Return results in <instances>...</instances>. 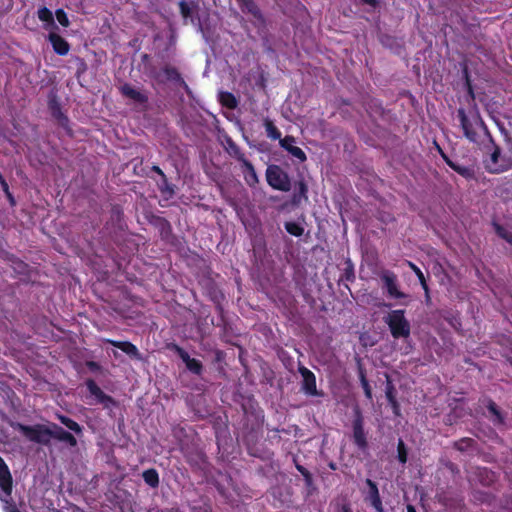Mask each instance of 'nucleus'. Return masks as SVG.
<instances>
[{
    "label": "nucleus",
    "instance_id": "nucleus-35",
    "mask_svg": "<svg viewBox=\"0 0 512 512\" xmlns=\"http://www.w3.org/2000/svg\"><path fill=\"white\" fill-rule=\"evenodd\" d=\"M407 510L408 512H416L412 506H408Z\"/></svg>",
    "mask_w": 512,
    "mask_h": 512
},
{
    "label": "nucleus",
    "instance_id": "nucleus-9",
    "mask_svg": "<svg viewBox=\"0 0 512 512\" xmlns=\"http://www.w3.org/2000/svg\"><path fill=\"white\" fill-rule=\"evenodd\" d=\"M295 140L293 137L286 136L283 139H280V145L285 150H287L293 157L297 158L300 161L306 160V155L304 151L300 148L294 145Z\"/></svg>",
    "mask_w": 512,
    "mask_h": 512
},
{
    "label": "nucleus",
    "instance_id": "nucleus-26",
    "mask_svg": "<svg viewBox=\"0 0 512 512\" xmlns=\"http://www.w3.org/2000/svg\"><path fill=\"white\" fill-rule=\"evenodd\" d=\"M360 380H361V385H362V388L364 390L366 397L368 399H372V391H371L370 385H369L365 375L362 372L360 374Z\"/></svg>",
    "mask_w": 512,
    "mask_h": 512
},
{
    "label": "nucleus",
    "instance_id": "nucleus-29",
    "mask_svg": "<svg viewBox=\"0 0 512 512\" xmlns=\"http://www.w3.org/2000/svg\"><path fill=\"white\" fill-rule=\"evenodd\" d=\"M497 233L499 236H501L503 239H505L509 244L512 245V234L505 230L502 227H497Z\"/></svg>",
    "mask_w": 512,
    "mask_h": 512
},
{
    "label": "nucleus",
    "instance_id": "nucleus-13",
    "mask_svg": "<svg viewBox=\"0 0 512 512\" xmlns=\"http://www.w3.org/2000/svg\"><path fill=\"white\" fill-rule=\"evenodd\" d=\"M121 91L124 96L133 100L136 103H144L147 100V97L140 90L132 87L131 85L125 84L121 87Z\"/></svg>",
    "mask_w": 512,
    "mask_h": 512
},
{
    "label": "nucleus",
    "instance_id": "nucleus-34",
    "mask_svg": "<svg viewBox=\"0 0 512 512\" xmlns=\"http://www.w3.org/2000/svg\"><path fill=\"white\" fill-rule=\"evenodd\" d=\"M489 408H490V411H491V412H493L494 414H497V411H496V408H495V405H494V404H491V405L489 406Z\"/></svg>",
    "mask_w": 512,
    "mask_h": 512
},
{
    "label": "nucleus",
    "instance_id": "nucleus-2",
    "mask_svg": "<svg viewBox=\"0 0 512 512\" xmlns=\"http://www.w3.org/2000/svg\"><path fill=\"white\" fill-rule=\"evenodd\" d=\"M384 322L388 325L393 338H408L411 326L405 317L404 310H392L385 317Z\"/></svg>",
    "mask_w": 512,
    "mask_h": 512
},
{
    "label": "nucleus",
    "instance_id": "nucleus-19",
    "mask_svg": "<svg viewBox=\"0 0 512 512\" xmlns=\"http://www.w3.org/2000/svg\"><path fill=\"white\" fill-rule=\"evenodd\" d=\"M264 126L266 129L267 136L271 139H279L281 137L280 131L276 128V126L270 121L269 119H266L264 121Z\"/></svg>",
    "mask_w": 512,
    "mask_h": 512
},
{
    "label": "nucleus",
    "instance_id": "nucleus-18",
    "mask_svg": "<svg viewBox=\"0 0 512 512\" xmlns=\"http://www.w3.org/2000/svg\"><path fill=\"white\" fill-rule=\"evenodd\" d=\"M240 159L242 160L243 166L245 167L244 173H245L246 182L250 186L255 185L258 182V178H257L256 172H255L253 166L251 165V163H249L245 159H242V158H240Z\"/></svg>",
    "mask_w": 512,
    "mask_h": 512
},
{
    "label": "nucleus",
    "instance_id": "nucleus-33",
    "mask_svg": "<svg viewBox=\"0 0 512 512\" xmlns=\"http://www.w3.org/2000/svg\"><path fill=\"white\" fill-rule=\"evenodd\" d=\"M364 3L374 6L377 3V0H362Z\"/></svg>",
    "mask_w": 512,
    "mask_h": 512
},
{
    "label": "nucleus",
    "instance_id": "nucleus-36",
    "mask_svg": "<svg viewBox=\"0 0 512 512\" xmlns=\"http://www.w3.org/2000/svg\"><path fill=\"white\" fill-rule=\"evenodd\" d=\"M238 1L241 2V3L246 4L248 0H238Z\"/></svg>",
    "mask_w": 512,
    "mask_h": 512
},
{
    "label": "nucleus",
    "instance_id": "nucleus-16",
    "mask_svg": "<svg viewBox=\"0 0 512 512\" xmlns=\"http://www.w3.org/2000/svg\"><path fill=\"white\" fill-rule=\"evenodd\" d=\"M87 388L89 392L96 397V399L102 403H105L106 405L108 402H112L111 398L108 396H105L101 389L96 385L94 381H88L87 382Z\"/></svg>",
    "mask_w": 512,
    "mask_h": 512
},
{
    "label": "nucleus",
    "instance_id": "nucleus-5",
    "mask_svg": "<svg viewBox=\"0 0 512 512\" xmlns=\"http://www.w3.org/2000/svg\"><path fill=\"white\" fill-rule=\"evenodd\" d=\"M266 178L268 184L276 190L287 192L291 188L287 173L277 165H271L267 168Z\"/></svg>",
    "mask_w": 512,
    "mask_h": 512
},
{
    "label": "nucleus",
    "instance_id": "nucleus-24",
    "mask_svg": "<svg viewBox=\"0 0 512 512\" xmlns=\"http://www.w3.org/2000/svg\"><path fill=\"white\" fill-rule=\"evenodd\" d=\"M285 228L288 233H290L291 235H294V236H301L304 231L303 228L295 222L286 223Z\"/></svg>",
    "mask_w": 512,
    "mask_h": 512
},
{
    "label": "nucleus",
    "instance_id": "nucleus-28",
    "mask_svg": "<svg viewBox=\"0 0 512 512\" xmlns=\"http://www.w3.org/2000/svg\"><path fill=\"white\" fill-rule=\"evenodd\" d=\"M367 483H368V485L371 487V489H372V491H373V493H374L373 505H374V507H375L377 510H379V508H380V504H381V503H380V500H379V497H378V490H377V487H376V485H375L372 481H370V480H368V481H367Z\"/></svg>",
    "mask_w": 512,
    "mask_h": 512
},
{
    "label": "nucleus",
    "instance_id": "nucleus-23",
    "mask_svg": "<svg viewBox=\"0 0 512 512\" xmlns=\"http://www.w3.org/2000/svg\"><path fill=\"white\" fill-rule=\"evenodd\" d=\"M58 418L61 421V423L64 424L70 430H72L76 433L81 432V428H80L79 424L76 423L75 421H73L72 419L67 418L65 416H59Z\"/></svg>",
    "mask_w": 512,
    "mask_h": 512
},
{
    "label": "nucleus",
    "instance_id": "nucleus-1",
    "mask_svg": "<svg viewBox=\"0 0 512 512\" xmlns=\"http://www.w3.org/2000/svg\"><path fill=\"white\" fill-rule=\"evenodd\" d=\"M461 126L463 128L465 136L472 142H478V140L484 136L489 138L487 129L477 112H472L469 116L465 114L464 110L458 111Z\"/></svg>",
    "mask_w": 512,
    "mask_h": 512
},
{
    "label": "nucleus",
    "instance_id": "nucleus-37",
    "mask_svg": "<svg viewBox=\"0 0 512 512\" xmlns=\"http://www.w3.org/2000/svg\"><path fill=\"white\" fill-rule=\"evenodd\" d=\"M298 470H300L304 475H306L304 471L301 469V467H298Z\"/></svg>",
    "mask_w": 512,
    "mask_h": 512
},
{
    "label": "nucleus",
    "instance_id": "nucleus-12",
    "mask_svg": "<svg viewBox=\"0 0 512 512\" xmlns=\"http://www.w3.org/2000/svg\"><path fill=\"white\" fill-rule=\"evenodd\" d=\"M49 40L56 53L60 55H66L68 53L69 45L61 36L54 32H50Z\"/></svg>",
    "mask_w": 512,
    "mask_h": 512
},
{
    "label": "nucleus",
    "instance_id": "nucleus-8",
    "mask_svg": "<svg viewBox=\"0 0 512 512\" xmlns=\"http://www.w3.org/2000/svg\"><path fill=\"white\" fill-rule=\"evenodd\" d=\"M355 414L356 416L353 422V438L358 447L364 448L367 442L363 428V418L358 409L355 411Z\"/></svg>",
    "mask_w": 512,
    "mask_h": 512
},
{
    "label": "nucleus",
    "instance_id": "nucleus-17",
    "mask_svg": "<svg viewBox=\"0 0 512 512\" xmlns=\"http://www.w3.org/2000/svg\"><path fill=\"white\" fill-rule=\"evenodd\" d=\"M38 18L42 22H45L44 27L46 30H51L52 28H55V23L53 20L52 12L49 9H47L46 7L39 9Z\"/></svg>",
    "mask_w": 512,
    "mask_h": 512
},
{
    "label": "nucleus",
    "instance_id": "nucleus-21",
    "mask_svg": "<svg viewBox=\"0 0 512 512\" xmlns=\"http://www.w3.org/2000/svg\"><path fill=\"white\" fill-rule=\"evenodd\" d=\"M448 165L453 169L455 170L457 173H459L460 175L466 177V178H470L473 176V172L470 168L468 167H464V166H460V165H457L451 161H448Z\"/></svg>",
    "mask_w": 512,
    "mask_h": 512
},
{
    "label": "nucleus",
    "instance_id": "nucleus-30",
    "mask_svg": "<svg viewBox=\"0 0 512 512\" xmlns=\"http://www.w3.org/2000/svg\"><path fill=\"white\" fill-rule=\"evenodd\" d=\"M399 459L402 463L406 462V454L403 448V442L400 441L398 445Z\"/></svg>",
    "mask_w": 512,
    "mask_h": 512
},
{
    "label": "nucleus",
    "instance_id": "nucleus-31",
    "mask_svg": "<svg viewBox=\"0 0 512 512\" xmlns=\"http://www.w3.org/2000/svg\"><path fill=\"white\" fill-rule=\"evenodd\" d=\"M180 9H181V13L182 15L186 18L189 16V9L187 7V5L184 3V2H181L180 3Z\"/></svg>",
    "mask_w": 512,
    "mask_h": 512
},
{
    "label": "nucleus",
    "instance_id": "nucleus-3",
    "mask_svg": "<svg viewBox=\"0 0 512 512\" xmlns=\"http://www.w3.org/2000/svg\"><path fill=\"white\" fill-rule=\"evenodd\" d=\"M12 477L10 471L0 457V500L3 503L5 512H20L11 503Z\"/></svg>",
    "mask_w": 512,
    "mask_h": 512
},
{
    "label": "nucleus",
    "instance_id": "nucleus-7",
    "mask_svg": "<svg viewBox=\"0 0 512 512\" xmlns=\"http://www.w3.org/2000/svg\"><path fill=\"white\" fill-rule=\"evenodd\" d=\"M381 280L383 282V288L386 290L388 296L394 299H401L406 297L405 293L400 291L397 276L388 270L381 273Z\"/></svg>",
    "mask_w": 512,
    "mask_h": 512
},
{
    "label": "nucleus",
    "instance_id": "nucleus-25",
    "mask_svg": "<svg viewBox=\"0 0 512 512\" xmlns=\"http://www.w3.org/2000/svg\"><path fill=\"white\" fill-rule=\"evenodd\" d=\"M408 266L415 272V275H417L423 289L427 292L428 290V287H427V284H426V280H425V277H424V274L422 273V271L412 262H408Z\"/></svg>",
    "mask_w": 512,
    "mask_h": 512
},
{
    "label": "nucleus",
    "instance_id": "nucleus-27",
    "mask_svg": "<svg viewBox=\"0 0 512 512\" xmlns=\"http://www.w3.org/2000/svg\"><path fill=\"white\" fill-rule=\"evenodd\" d=\"M56 19L64 27H67L69 25V19L62 9H58L56 11Z\"/></svg>",
    "mask_w": 512,
    "mask_h": 512
},
{
    "label": "nucleus",
    "instance_id": "nucleus-14",
    "mask_svg": "<svg viewBox=\"0 0 512 512\" xmlns=\"http://www.w3.org/2000/svg\"><path fill=\"white\" fill-rule=\"evenodd\" d=\"M108 342L130 356L138 357V355H139L137 347L129 342L112 341V340H108Z\"/></svg>",
    "mask_w": 512,
    "mask_h": 512
},
{
    "label": "nucleus",
    "instance_id": "nucleus-15",
    "mask_svg": "<svg viewBox=\"0 0 512 512\" xmlns=\"http://www.w3.org/2000/svg\"><path fill=\"white\" fill-rule=\"evenodd\" d=\"M180 356L182 358V360L185 362L186 364V367L193 373H196V374H199L201 372V369H202V365L201 363L194 359V358H191L186 352L184 351H181L180 352Z\"/></svg>",
    "mask_w": 512,
    "mask_h": 512
},
{
    "label": "nucleus",
    "instance_id": "nucleus-4",
    "mask_svg": "<svg viewBox=\"0 0 512 512\" xmlns=\"http://www.w3.org/2000/svg\"><path fill=\"white\" fill-rule=\"evenodd\" d=\"M489 156L484 160L486 169L491 173H501L508 170L511 163L505 158L501 157L500 149L495 146L493 141L489 138L487 145Z\"/></svg>",
    "mask_w": 512,
    "mask_h": 512
},
{
    "label": "nucleus",
    "instance_id": "nucleus-20",
    "mask_svg": "<svg viewBox=\"0 0 512 512\" xmlns=\"http://www.w3.org/2000/svg\"><path fill=\"white\" fill-rule=\"evenodd\" d=\"M143 478H144L145 482L148 485H150L151 487H156L158 485V482H159L158 473L153 469L146 470L143 473Z\"/></svg>",
    "mask_w": 512,
    "mask_h": 512
},
{
    "label": "nucleus",
    "instance_id": "nucleus-11",
    "mask_svg": "<svg viewBox=\"0 0 512 512\" xmlns=\"http://www.w3.org/2000/svg\"><path fill=\"white\" fill-rule=\"evenodd\" d=\"M50 432H51V438H55L60 441H64L71 446H75L77 443L76 439L74 438V436L72 434L63 430L61 427H59L55 424L50 425Z\"/></svg>",
    "mask_w": 512,
    "mask_h": 512
},
{
    "label": "nucleus",
    "instance_id": "nucleus-32",
    "mask_svg": "<svg viewBox=\"0 0 512 512\" xmlns=\"http://www.w3.org/2000/svg\"><path fill=\"white\" fill-rule=\"evenodd\" d=\"M386 395H387L388 400L396 407V402H395L392 392L389 388L387 390Z\"/></svg>",
    "mask_w": 512,
    "mask_h": 512
},
{
    "label": "nucleus",
    "instance_id": "nucleus-22",
    "mask_svg": "<svg viewBox=\"0 0 512 512\" xmlns=\"http://www.w3.org/2000/svg\"><path fill=\"white\" fill-rule=\"evenodd\" d=\"M220 101L228 108H234L237 105L235 97L231 93L227 92L220 94Z\"/></svg>",
    "mask_w": 512,
    "mask_h": 512
},
{
    "label": "nucleus",
    "instance_id": "nucleus-10",
    "mask_svg": "<svg viewBox=\"0 0 512 512\" xmlns=\"http://www.w3.org/2000/svg\"><path fill=\"white\" fill-rule=\"evenodd\" d=\"M299 371L303 378V389L305 390V392L310 395H316L317 389L315 375L305 367H301Z\"/></svg>",
    "mask_w": 512,
    "mask_h": 512
},
{
    "label": "nucleus",
    "instance_id": "nucleus-6",
    "mask_svg": "<svg viewBox=\"0 0 512 512\" xmlns=\"http://www.w3.org/2000/svg\"><path fill=\"white\" fill-rule=\"evenodd\" d=\"M17 429L30 441L47 444L51 439L50 426L35 425L26 426L17 424Z\"/></svg>",
    "mask_w": 512,
    "mask_h": 512
}]
</instances>
